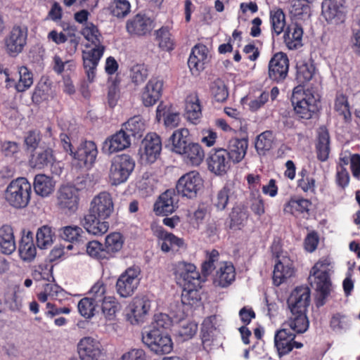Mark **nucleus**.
Masks as SVG:
<instances>
[{"mask_svg":"<svg viewBox=\"0 0 360 360\" xmlns=\"http://www.w3.org/2000/svg\"><path fill=\"white\" fill-rule=\"evenodd\" d=\"M303 28L297 22H292L286 27L283 41L290 50H295L302 46Z\"/></svg>","mask_w":360,"mask_h":360,"instance_id":"obj_32","label":"nucleus"},{"mask_svg":"<svg viewBox=\"0 0 360 360\" xmlns=\"http://www.w3.org/2000/svg\"><path fill=\"white\" fill-rule=\"evenodd\" d=\"M316 179L306 167H302L298 172L297 188L306 194L316 193Z\"/></svg>","mask_w":360,"mask_h":360,"instance_id":"obj_42","label":"nucleus"},{"mask_svg":"<svg viewBox=\"0 0 360 360\" xmlns=\"http://www.w3.org/2000/svg\"><path fill=\"white\" fill-rule=\"evenodd\" d=\"M162 81L158 78H151L141 94L143 104L146 107L155 105L162 96Z\"/></svg>","mask_w":360,"mask_h":360,"instance_id":"obj_29","label":"nucleus"},{"mask_svg":"<svg viewBox=\"0 0 360 360\" xmlns=\"http://www.w3.org/2000/svg\"><path fill=\"white\" fill-rule=\"evenodd\" d=\"M0 249L4 255H11L16 249V244L11 226L4 224L0 228Z\"/></svg>","mask_w":360,"mask_h":360,"instance_id":"obj_38","label":"nucleus"},{"mask_svg":"<svg viewBox=\"0 0 360 360\" xmlns=\"http://www.w3.org/2000/svg\"><path fill=\"white\" fill-rule=\"evenodd\" d=\"M319 103L313 95H305L301 100L292 103L299 119L309 120L319 111Z\"/></svg>","mask_w":360,"mask_h":360,"instance_id":"obj_22","label":"nucleus"},{"mask_svg":"<svg viewBox=\"0 0 360 360\" xmlns=\"http://www.w3.org/2000/svg\"><path fill=\"white\" fill-rule=\"evenodd\" d=\"M27 27L25 25H15L4 38L5 50L8 56L15 57L22 52L27 44Z\"/></svg>","mask_w":360,"mask_h":360,"instance_id":"obj_8","label":"nucleus"},{"mask_svg":"<svg viewBox=\"0 0 360 360\" xmlns=\"http://www.w3.org/2000/svg\"><path fill=\"white\" fill-rule=\"evenodd\" d=\"M80 190L72 184L61 185L56 194V206L66 214H75L79 205Z\"/></svg>","mask_w":360,"mask_h":360,"instance_id":"obj_5","label":"nucleus"},{"mask_svg":"<svg viewBox=\"0 0 360 360\" xmlns=\"http://www.w3.org/2000/svg\"><path fill=\"white\" fill-rule=\"evenodd\" d=\"M310 3L307 0H292L289 9L291 18L295 20L309 18L311 15Z\"/></svg>","mask_w":360,"mask_h":360,"instance_id":"obj_47","label":"nucleus"},{"mask_svg":"<svg viewBox=\"0 0 360 360\" xmlns=\"http://www.w3.org/2000/svg\"><path fill=\"white\" fill-rule=\"evenodd\" d=\"M330 262L327 258L319 259L311 267L308 282L316 292V305L319 307L325 304L326 300L330 295L333 285L329 274Z\"/></svg>","mask_w":360,"mask_h":360,"instance_id":"obj_1","label":"nucleus"},{"mask_svg":"<svg viewBox=\"0 0 360 360\" xmlns=\"http://www.w3.org/2000/svg\"><path fill=\"white\" fill-rule=\"evenodd\" d=\"M290 312L291 315L288 321L283 324V326H288L295 333H304L307 330L309 326L307 313L301 311H298L297 313L295 311Z\"/></svg>","mask_w":360,"mask_h":360,"instance_id":"obj_39","label":"nucleus"},{"mask_svg":"<svg viewBox=\"0 0 360 360\" xmlns=\"http://www.w3.org/2000/svg\"><path fill=\"white\" fill-rule=\"evenodd\" d=\"M204 158V150L199 143H187V140H184L181 145V159L186 164L191 166H199Z\"/></svg>","mask_w":360,"mask_h":360,"instance_id":"obj_26","label":"nucleus"},{"mask_svg":"<svg viewBox=\"0 0 360 360\" xmlns=\"http://www.w3.org/2000/svg\"><path fill=\"white\" fill-rule=\"evenodd\" d=\"M135 161L128 154L115 156L109 169V181L112 185L117 186L125 183L133 172Z\"/></svg>","mask_w":360,"mask_h":360,"instance_id":"obj_4","label":"nucleus"},{"mask_svg":"<svg viewBox=\"0 0 360 360\" xmlns=\"http://www.w3.org/2000/svg\"><path fill=\"white\" fill-rule=\"evenodd\" d=\"M19 255L23 261L31 262L37 255V248L34 243L31 232L23 236L19 244Z\"/></svg>","mask_w":360,"mask_h":360,"instance_id":"obj_41","label":"nucleus"},{"mask_svg":"<svg viewBox=\"0 0 360 360\" xmlns=\"http://www.w3.org/2000/svg\"><path fill=\"white\" fill-rule=\"evenodd\" d=\"M296 335L289 329L283 328L276 331L274 335V345L279 356L289 354L293 348L300 349L303 344L295 341Z\"/></svg>","mask_w":360,"mask_h":360,"instance_id":"obj_15","label":"nucleus"},{"mask_svg":"<svg viewBox=\"0 0 360 360\" xmlns=\"http://www.w3.org/2000/svg\"><path fill=\"white\" fill-rule=\"evenodd\" d=\"M105 49V47L103 45H98L94 46L89 50L82 51L83 66L89 82L94 80L96 68Z\"/></svg>","mask_w":360,"mask_h":360,"instance_id":"obj_17","label":"nucleus"},{"mask_svg":"<svg viewBox=\"0 0 360 360\" xmlns=\"http://www.w3.org/2000/svg\"><path fill=\"white\" fill-rule=\"evenodd\" d=\"M141 269L137 266L127 268L117 278L115 288L121 297H129L133 295L139 285Z\"/></svg>","mask_w":360,"mask_h":360,"instance_id":"obj_6","label":"nucleus"},{"mask_svg":"<svg viewBox=\"0 0 360 360\" xmlns=\"http://www.w3.org/2000/svg\"><path fill=\"white\" fill-rule=\"evenodd\" d=\"M122 129L127 131L129 138L133 137L134 140L141 139L146 131V123L140 115L129 118L122 124Z\"/></svg>","mask_w":360,"mask_h":360,"instance_id":"obj_36","label":"nucleus"},{"mask_svg":"<svg viewBox=\"0 0 360 360\" xmlns=\"http://www.w3.org/2000/svg\"><path fill=\"white\" fill-rule=\"evenodd\" d=\"M269 17L272 34L278 36L284 31L285 15L281 8H275L270 11Z\"/></svg>","mask_w":360,"mask_h":360,"instance_id":"obj_50","label":"nucleus"},{"mask_svg":"<svg viewBox=\"0 0 360 360\" xmlns=\"http://www.w3.org/2000/svg\"><path fill=\"white\" fill-rule=\"evenodd\" d=\"M272 252L273 255L276 258L272 276L273 283L276 286H279L285 282L288 278L294 276L295 271L293 262L290 257L286 256L281 257L278 252H275L272 250Z\"/></svg>","mask_w":360,"mask_h":360,"instance_id":"obj_13","label":"nucleus"},{"mask_svg":"<svg viewBox=\"0 0 360 360\" xmlns=\"http://www.w3.org/2000/svg\"><path fill=\"white\" fill-rule=\"evenodd\" d=\"M53 160L52 150L46 148L32 153L29 160V163L32 167L41 169L50 165Z\"/></svg>","mask_w":360,"mask_h":360,"instance_id":"obj_44","label":"nucleus"},{"mask_svg":"<svg viewBox=\"0 0 360 360\" xmlns=\"http://www.w3.org/2000/svg\"><path fill=\"white\" fill-rule=\"evenodd\" d=\"M97 155L98 149L95 142L84 141L75 150L72 158L80 167H91L94 164Z\"/></svg>","mask_w":360,"mask_h":360,"instance_id":"obj_21","label":"nucleus"},{"mask_svg":"<svg viewBox=\"0 0 360 360\" xmlns=\"http://www.w3.org/2000/svg\"><path fill=\"white\" fill-rule=\"evenodd\" d=\"M162 118L164 119L165 125L167 127L173 129L176 127L179 122L180 117L178 112H174L171 105L165 104L161 102L156 110V119L158 122Z\"/></svg>","mask_w":360,"mask_h":360,"instance_id":"obj_35","label":"nucleus"},{"mask_svg":"<svg viewBox=\"0 0 360 360\" xmlns=\"http://www.w3.org/2000/svg\"><path fill=\"white\" fill-rule=\"evenodd\" d=\"M82 225L88 233L95 236H102L109 229V223L107 219H101L89 212H87L84 217Z\"/></svg>","mask_w":360,"mask_h":360,"instance_id":"obj_33","label":"nucleus"},{"mask_svg":"<svg viewBox=\"0 0 360 360\" xmlns=\"http://www.w3.org/2000/svg\"><path fill=\"white\" fill-rule=\"evenodd\" d=\"M334 110L339 116L342 117L345 122L349 123L352 121V112L348 97L342 92H337L335 95Z\"/></svg>","mask_w":360,"mask_h":360,"instance_id":"obj_48","label":"nucleus"},{"mask_svg":"<svg viewBox=\"0 0 360 360\" xmlns=\"http://www.w3.org/2000/svg\"><path fill=\"white\" fill-rule=\"evenodd\" d=\"M41 141V134L37 129L29 130L24 136V143L26 150L28 151H34L39 146Z\"/></svg>","mask_w":360,"mask_h":360,"instance_id":"obj_63","label":"nucleus"},{"mask_svg":"<svg viewBox=\"0 0 360 360\" xmlns=\"http://www.w3.org/2000/svg\"><path fill=\"white\" fill-rule=\"evenodd\" d=\"M208 48L202 44H195L191 49L188 66L193 76H198L205 68V65L209 62Z\"/></svg>","mask_w":360,"mask_h":360,"instance_id":"obj_18","label":"nucleus"},{"mask_svg":"<svg viewBox=\"0 0 360 360\" xmlns=\"http://www.w3.org/2000/svg\"><path fill=\"white\" fill-rule=\"evenodd\" d=\"M33 186L37 195L46 197L53 191L55 183L52 178L45 174H37L34 179Z\"/></svg>","mask_w":360,"mask_h":360,"instance_id":"obj_45","label":"nucleus"},{"mask_svg":"<svg viewBox=\"0 0 360 360\" xmlns=\"http://www.w3.org/2000/svg\"><path fill=\"white\" fill-rule=\"evenodd\" d=\"M203 186V180L197 171H191L181 176V195L192 199L197 196Z\"/></svg>","mask_w":360,"mask_h":360,"instance_id":"obj_23","label":"nucleus"},{"mask_svg":"<svg viewBox=\"0 0 360 360\" xmlns=\"http://www.w3.org/2000/svg\"><path fill=\"white\" fill-rule=\"evenodd\" d=\"M156 40L163 51H169L174 49V41L168 28L162 27L155 32Z\"/></svg>","mask_w":360,"mask_h":360,"instance_id":"obj_60","label":"nucleus"},{"mask_svg":"<svg viewBox=\"0 0 360 360\" xmlns=\"http://www.w3.org/2000/svg\"><path fill=\"white\" fill-rule=\"evenodd\" d=\"M275 136L271 130H266L259 134L255 139V148L259 155H265L273 146Z\"/></svg>","mask_w":360,"mask_h":360,"instance_id":"obj_46","label":"nucleus"},{"mask_svg":"<svg viewBox=\"0 0 360 360\" xmlns=\"http://www.w3.org/2000/svg\"><path fill=\"white\" fill-rule=\"evenodd\" d=\"M86 251L87 255L94 259L98 260L109 259L105 246L98 240L88 242L86 245Z\"/></svg>","mask_w":360,"mask_h":360,"instance_id":"obj_57","label":"nucleus"},{"mask_svg":"<svg viewBox=\"0 0 360 360\" xmlns=\"http://www.w3.org/2000/svg\"><path fill=\"white\" fill-rule=\"evenodd\" d=\"M236 278L235 267L231 262L223 263L217 271L214 283L219 286L225 288L229 286Z\"/></svg>","mask_w":360,"mask_h":360,"instance_id":"obj_37","label":"nucleus"},{"mask_svg":"<svg viewBox=\"0 0 360 360\" xmlns=\"http://www.w3.org/2000/svg\"><path fill=\"white\" fill-rule=\"evenodd\" d=\"M20 79L15 84V89L18 92H24L28 89L33 84V75L31 71L25 66H21L18 68Z\"/></svg>","mask_w":360,"mask_h":360,"instance_id":"obj_59","label":"nucleus"},{"mask_svg":"<svg viewBox=\"0 0 360 360\" xmlns=\"http://www.w3.org/2000/svg\"><path fill=\"white\" fill-rule=\"evenodd\" d=\"M80 360H99L101 354L100 342L91 337L82 338L77 344Z\"/></svg>","mask_w":360,"mask_h":360,"instance_id":"obj_25","label":"nucleus"},{"mask_svg":"<svg viewBox=\"0 0 360 360\" xmlns=\"http://www.w3.org/2000/svg\"><path fill=\"white\" fill-rule=\"evenodd\" d=\"M172 323L173 321L169 315L160 313L155 315L151 330H157L160 333H167L166 330L172 327Z\"/></svg>","mask_w":360,"mask_h":360,"instance_id":"obj_64","label":"nucleus"},{"mask_svg":"<svg viewBox=\"0 0 360 360\" xmlns=\"http://www.w3.org/2000/svg\"><path fill=\"white\" fill-rule=\"evenodd\" d=\"M210 92L217 102L223 103L229 96V91L223 79L217 78L210 84Z\"/></svg>","mask_w":360,"mask_h":360,"instance_id":"obj_54","label":"nucleus"},{"mask_svg":"<svg viewBox=\"0 0 360 360\" xmlns=\"http://www.w3.org/2000/svg\"><path fill=\"white\" fill-rule=\"evenodd\" d=\"M99 306L102 314L106 320L113 321L115 319L117 313L121 309V304L114 296H108L101 302Z\"/></svg>","mask_w":360,"mask_h":360,"instance_id":"obj_49","label":"nucleus"},{"mask_svg":"<svg viewBox=\"0 0 360 360\" xmlns=\"http://www.w3.org/2000/svg\"><path fill=\"white\" fill-rule=\"evenodd\" d=\"M181 304L191 306L197 304L200 300V284L205 278L200 276L193 264L185 262H181Z\"/></svg>","mask_w":360,"mask_h":360,"instance_id":"obj_2","label":"nucleus"},{"mask_svg":"<svg viewBox=\"0 0 360 360\" xmlns=\"http://www.w3.org/2000/svg\"><path fill=\"white\" fill-rule=\"evenodd\" d=\"M184 117L191 123L198 124L202 117V105L196 91L190 93L185 98Z\"/></svg>","mask_w":360,"mask_h":360,"instance_id":"obj_28","label":"nucleus"},{"mask_svg":"<svg viewBox=\"0 0 360 360\" xmlns=\"http://www.w3.org/2000/svg\"><path fill=\"white\" fill-rule=\"evenodd\" d=\"M54 233L51 228L47 225L39 228L37 234V245L40 249H46L53 243Z\"/></svg>","mask_w":360,"mask_h":360,"instance_id":"obj_55","label":"nucleus"},{"mask_svg":"<svg viewBox=\"0 0 360 360\" xmlns=\"http://www.w3.org/2000/svg\"><path fill=\"white\" fill-rule=\"evenodd\" d=\"M316 149L318 160L326 161L330 153V136L326 128H320Z\"/></svg>","mask_w":360,"mask_h":360,"instance_id":"obj_43","label":"nucleus"},{"mask_svg":"<svg viewBox=\"0 0 360 360\" xmlns=\"http://www.w3.org/2000/svg\"><path fill=\"white\" fill-rule=\"evenodd\" d=\"M142 341L153 352L158 355L169 354L173 349L169 335L157 330H150L143 333Z\"/></svg>","mask_w":360,"mask_h":360,"instance_id":"obj_7","label":"nucleus"},{"mask_svg":"<svg viewBox=\"0 0 360 360\" xmlns=\"http://www.w3.org/2000/svg\"><path fill=\"white\" fill-rule=\"evenodd\" d=\"M141 158L148 163L154 162L160 154L162 143L160 136L155 133H148L142 141Z\"/></svg>","mask_w":360,"mask_h":360,"instance_id":"obj_24","label":"nucleus"},{"mask_svg":"<svg viewBox=\"0 0 360 360\" xmlns=\"http://www.w3.org/2000/svg\"><path fill=\"white\" fill-rule=\"evenodd\" d=\"M342 0H324L322 3V14L328 24L340 25L346 19V8Z\"/></svg>","mask_w":360,"mask_h":360,"instance_id":"obj_14","label":"nucleus"},{"mask_svg":"<svg viewBox=\"0 0 360 360\" xmlns=\"http://www.w3.org/2000/svg\"><path fill=\"white\" fill-rule=\"evenodd\" d=\"M229 197L230 188L228 186H224L212 197V203L217 210L222 211L226 209Z\"/></svg>","mask_w":360,"mask_h":360,"instance_id":"obj_61","label":"nucleus"},{"mask_svg":"<svg viewBox=\"0 0 360 360\" xmlns=\"http://www.w3.org/2000/svg\"><path fill=\"white\" fill-rule=\"evenodd\" d=\"M123 244L124 238L120 233L113 232L108 234L105 237V248L109 258L112 257L113 254L119 252L122 248Z\"/></svg>","mask_w":360,"mask_h":360,"instance_id":"obj_53","label":"nucleus"},{"mask_svg":"<svg viewBox=\"0 0 360 360\" xmlns=\"http://www.w3.org/2000/svg\"><path fill=\"white\" fill-rule=\"evenodd\" d=\"M114 212V202L112 195L108 191H102L91 200L88 212L96 215L101 219H108Z\"/></svg>","mask_w":360,"mask_h":360,"instance_id":"obj_12","label":"nucleus"},{"mask_svg":"<svg viewBox=\"0 0 360 360\" xmlns=\"http://www.w3.org/2000/svg\"><path fill=\"white\" fill-rule=\"evenodd\" d=\"M151 307V301L145 295L134 297L128 306L129 311L126 314L127 321L131 324L143 323Z\"/></svg>","mask_w":360,"mask_h":360,"instance_id":"obj_11","label":"nucleus"},{"mask_svg":"<svg viewBox=\"0 0 360 360\" xmlns=\"http://www.w3.org/2000/svg\"><path fill=\"white\" fill-rule=\"evenodd\" d=\"M311 205V201L309 199L293 196L284 204L283 212L296 218H305L309 214Z\"/></svg>","mask_w":360,"mask_h":360,"instance_id":"obj_27","label":"nucleus"},{"mask_svg":"<svg viewBox=\"0 0 360 360\" xmlns=\"http://www.w3.org/2000/svg\"><path fill=\"white\" fill-rule=\"evenodd\" d=\"M153 21L145 14L138 13L126 22V30L131 37H144L153 29Z\"/></svg>","mask_w":360,"mask_h":360,"instance_id":"obj_19","label":"nucleus"},{"mask_svg":"<svg viewBox=\"0 0 360 360\" xmlns=\"http://www.w3.org/2000/svg\"><path fill=\"white\" fill-rule=\"evenodd\" d=\"M225 148H214L207 154V169L217 176H224L231 167V162Z\"/></svg>","mask_w":360,"mask_h":360,"instance_id":"obj_9","label":"nucleus"},{"mask_svg":"<svg viewBox=\"0 0 360 360\" xmlns=\"http://www.w3.org/2000/svg\"><path fill=\"white\" fill-rule=\"evenodd\" d=\"M32 186L25 177L12 180L4 192L6 202L15 209L26 207L31 199Z\"/></svg>","mask_w":360,"mask_h":360,"instance_id":"obj_3","label":"nucleus"},{"mask_svg":"<svg viewBox=\"0 0 360 360\" xmlns=\"http://www.w3.org/2000/svg\"><path fill=\"white\" fill-rule=\"evenodd\" d=\"M249 214L245 207L238 205L233 207L229 214L230 224L229 229H240L244 225V222L248 219Z\"/></svg>","mask_w":360,"mask_h":360,"instance_id":"obj_52","label":"nucleus"},{"mask_svg":"<svg viewBox=\"0 0 360 360\" xmlns=\"http://www.w3.org/2000/svg\"><path fill=\"white\" fill-rule=\"evenodd\" d=\"M131 145V139L123 129L109 136L104 142L103 149L109 153H114L129 148Z\"/></svg>","mask_w":360,"mask_h":360,"instance_id":"obj_30","label":"nucleus"},{"mask_svg":"<svg viewBox=\"0 0 360 360\" xmlns=\"http://www.w3.org/2000/svg\"><path fill=\"white\" fill-rule=\"evenodd\" d=\"M248 139L247 138H232L229 141L226 149L229 160L231 162L238 163L241 162L248 150Z\"/></svg>","mask_w":360,"mask_h":360,"instance_id":"obj_31","label":"nucleus"},{"mask_svg":"<svg viewBox=\"0 0 360 360\" xmlns=\"http://www.w3.org/2000/svg\"><path fill=\"white\" fill-rule=\"evenodd\" d=\"M179 197L174 190L162 193L153 205V212L157 216H167L178 208Z\"/></svg>","mask_w":360,"mask_h":360,"instance_id":"obj_20","label":"nucleus"},{"mask_svg":"<svg viewBox=\"0 0 360 360\" xmlns=\"http://www.w3.org/2000/svg\"><path fill=\"white\" fill-rule=\"evenodd\" d=\"M82 34L84 36V39L89 42L91 44H86V47L89 48L91 45L92 46H98L103 45L102 40L103 37L101 33L100 32L97 26H96L93 22H89L85 24V26L81 31Z\"/></svg>","mask_w":360,"mask_h":360,"instance_id":"obj_51","label":"nucleus"},{"mask_svg":"<svg viewBox=\"0 0 360 360\" xmlns=\"http://www.w3.org/2000/svg\"><path fill=\"white\" fill-rule=\"evenodd\" d=\"M289 67L290 62L286 53H274L268 65L269 78L277 84L283 83L288 75Z\"/></svg>","mask_w":360,"mask_h":360,"instance_id":"obj_10","label":"nucleus"},{"mask_svg":"<svg viewBox=\"0 0 360 360\" xmlns=\"http://www.w3.org/2000/svg\"><path fill=\"white\" fill-rule=\"evenodd\" d=\"M154 234L161 240V250L165 252H168L172 250L173 247L180 246V238L172 233L166 231L162 226H156L155 229L152 226Z\"/></svg>","mask_w":360,"mask_h":360,"instance_id":"obj_40","label":"nucleus"},{"mask_svg":"<svg viewBox=\"0 0 360 360\" xmlns=\"http://www.w3.org/2000/svg\"><path fill=\"white\" fill-rule=\"evenodd\" d=\"M99 305L89 297L81 299L77 304L79 313L85 319L93 317Z\"/></svg>","mask_w":360,"mask_h":360,"instance_id":"obj_56","label":"nucleus"},{"mask_svg":"<svg viewBox=\"0 0 360 360\" xmlns=\"http://www.w3.org/2000/svg\"><path fill=\"white\" fill-rule=\"evenodd\" d=\"M295 69V81L297 84H308L316 72L314 61L310 59L298 61Z\"/></svg>","mask_w":360,"mask_h":360,"instance_id":"obj_34","label":"nucleus"},{"mask_svg":"<svg viewBox=\"0 0 360 360\" xmlns=\"http://www.w3.org/2000/svg\"><path fill=\"white\" fill-rule=\"evenodd\" d=\"M311 302V291L307 286H297L287 300L290 311L307 312Z\"/></svg>","mask_w":360,"mask_h":360,"instance_id":"obj_16","label":"nucleus"},{"mask_svg":"<svg viewBox=\"0 0 360 360\" xmlns=\"http://www.w3.org/2000/svg\"><path fill=\"white\" fill-rule=\"evenodd\" d=\"M148 75V70L145 64H136L130 70V77L136 85L143 83Z\"/></svg>","mask_w":360,"mask_h":360,"instance_id":"obj_62","label":"nucleus"},{"mask_svg":"<svg viewBox=\"0 0 360 360\" xmlns=\"http://www.w3.org/2000/svg\"><path fill=\"white\" fill-rule=\"evenodd\" d=\"M109 10L113 16L123 18L130 13L131 4L128 0H112Z\"/></svg>","mask_w":360,"mask_h":360,"instance_id":"obj_58","label":"nucleus"}]
</instances>
